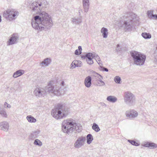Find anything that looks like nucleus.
<instances>
[{
	"label": "nucleus",
	"mask_w": 157,
	"mask_h": 157,
	"mask_svg": "<svg viewBox=\"0 0 157 157\" xmlns=\"http://www.w3.org/2000/svg\"><path fill=\"white\" fill-rule=\"evenodd\" d=\"M87 141V144H89L92 142L93 140V136L91 134H88L86 136Z\"/></svg>",
	"instance_id": "nucleus-26"
},
{
	"label": "nucleus",
	"mask_w": 157,
	"mask_h": 157,
	"mask_svg": "<svg viewBox=\"0 0 157 157\" xmlns=\"http://www.w3.org/2000/svg\"><path fill=\"white\" fill-rule=\"evenodd\" d=\"M26 119L30 123H35L36 121V119L31 115L26 117Z\"/></svg>",
	"instance_id": "nucleus-27"
},
{
	"label": "nucleus",
	"mask_w": 157,
	"mask_h": 157,
	"mask_svg": "<svg viewBox=\"0 0 157 157\" xmlns=\"http://www.w3.org/2000/svg\"><path fill=\"white\" fill-rule=\"evenodd\" d=\"M91 78L90 76H88L86 77L84 80V84L85 86L88 88L90 87L91 84Z\"/></svg>",
	"instance_id": "nucleus-21"
},
{
	"label": "nucleus",
	"mask_w": 157,
	"mask_h": 157,
	"mask_svg": "<svg viewBox=\"0 0 157 157\" xmlns=\"http://www.w3.org/2000/svg\"><path fill=\"white\" fill-rule=\"evenodd\" d=\"M71 21L73 24H79L82 22V18L75 17L71 18Z\"/></svg>",
	"instance_id": "nucleus-22"
},
{
	"label": "nucleus",
	"mask_w": 157,
	"mask_h": 157,
	"mask_svg": "<svg viewBox=\"0 0 157 157\" xmlns=\"http://www.w3.org/2000/svg\"><path fill=\"white\" fill-rule=\"evenodd\" d=\"M82 5L84 11L85 12H87L89 8V0H82Z\"/></svg>",
	"instance_id": "nucleus-15"
},
{
	"label": "nucleus",
	"mask_w": 157,
	"mask_h": 157,
	"mask_svg": "<svg viewBox=\"0 0 157 157\" xmlns=\"http://www.w3.org/2000/svg\"><path fill=\"white\" fill-rule=\"evenodd\" d=\"M3 16L6 19L9 20V12H7V10L3 12Z\"/></svg>",
	"instance_id": "nucleus-35"
},
{
	"label": "nucleus",
	"mask_w": 157,
	"mask_h": 157,
	"mask_svg": "<svg viewBox=\"0 0 157 157\" xmlns=\"http://www.w3.org/2000/svg\"><path fill=\"white\" fill-rule=\"evenodd\" d=\"M25 71L22 69H19L14 72L13 75V77L14 78H16L24 74Z\"/></svg>",
	"instance_id": "nucleus-19"
},
{
	"label": "nucleus",
	"mask_w": 157,
	"mask_h": 157,
	"mask_svg": "<svg viewBox=\"0 0 157 157\" xmlns=\"http://www.w3.org/2000/svg\"><path fill=\"white\" fill-rule=\"evenodd\" d=\"M124 21L122 26L126 32H130L132 29V24L134 22H139V18L136 15L132 13H127L122 16Z\"/></svg>",
	"instance_id": "nucleus-3"
},
{
	"label": "nucleus",
	"mask_w": 157,
	"mask_h": 157,
	"mask_svg": "<svg viewBox=\"0 0 157 157\" xmlns=\"http://www.w3.org/2000/svg\"><path fill=\"white\" fill-rule=\"evenodd\" d=\"M101 32L102 33L103 38H106L107 37L108 32V29L107 28L102 27L101 30Z\"/></svg>",
	"instance_id": "nucleus-23"
},
{
	"label": "nucleus",
	"mask_w": 157,
	"mask_h": 157,
	"mask_svg": "<svg viewBox=\"0 0 157 157\" xmlns=\"http://www.w3.org/2000/svg\"><path fill=\"white\" fill-rule=\"evenodd\" d=\"M128 141L133 145L138 146L139 145V144H138L135 141L131 140H128Z\"/></svg>",
	"instance_id": "nucleus-36"
},
{
	"label": "nucleus",
	"mask_w": 157,
	"mask_h": 157,
	"mask_svg": "<svg viewBox=\"0 0 157 157\" xmlns=\"http://www.w3.org/2000/svg\"><path fill=\"white\" fill-rule=\"evenodd\" d=\"M51 59L50 58H47L44 59L40 63V66L43 67H46L48 66L51 63Z\"/></svg>",
	"instance_id": "nucleus-16"
},
{
	"label": "nucleus",
	"mask_w": 157,
	"mask_h": 157,
	"mask_svg": "<svg viewBox=\"0 0 157 157\" xmlns=\"http://www.w3.org/2000/svg\"><path fill=\"white\" fill-rule=\"evenodd\" d=\"M106 100L109 102L114 103L117 101V99L114 96H109L107 97Z\"/></svg>",
	"instance_id": "nucleus-24"
},
{
	"label": "nucleus",
	"mask_w": 157,
	"mask_h": 157,
	"mask_svg": "<svg viewBox=\"0 0 157 157\" xmlns=\"http://www.w3.org/2000/svg\"><path fill=\"white\" fill-rule=\"evenodd\" d=\"M7 12H9V20H10L14 19L15 17L18 14L17 11L13 10H8Z\"/></svg>",
	"instance_id": "nucleus-13"
},
{
	"label": "nucleus",
	"mask_w": 157,
	"mask_h": 157,
	"mask_svg": "<svg viewBox=\"0 0 157 157\" xmlns=\"http://www.w3.org/2000/svg\"><path fill=\"white\" fill-rule=\"evenodd\" d=\"M40 133V131L38 130L33 132L29 135V138L30 139L33 140L36 138Z\"/></svg>",
	"instance_id": "nucleus-17"
},
{
	"label": "nucleus",
	"mask_w": 157,
	"mask_h": 157,
	"mask_svg": "<svg viewBox=\"0 0 157 157\" xmlns=\"http://www.w3.org/2000/svg\"><path fill=\"white\" fill-rule=\"evenodd\" d=\"M150 19H154L155 20H157V14H153L152 16V17Z\"/></svg>",
	"instance_id": "nucleus-39"
},
{
	"label": "nucleus",
	"mask_w": 157,
	"mask_h": 157,
	"mask_svg": "<svg viewBox=\"0 0 157 157\" xmlns=\"http://www.w3.org/2000/svg\"><path fill=\"white\" fill-rule=\"evenodd\" d=\"M154 11L153 10H149L147 11V14L148 17L150 19L153 14Z\"/></svg>",
	"instance_id": "nucleus-32"
},
{
	"label": "nucleus",
	"mask_w": 157,
	"mask_h": 157,
	"mask_svg": "<svg viewBox=\"0 0 157 157\" xmlns=\"http://www.w3.org/2000/svg\"><path fill=\"white\" fill-rule=\"evenodd\" d=\"M72 62L73 63V65H74V67L75 68L76 67H78V66H79L78 65H77V63H76L77 62V60H74Z\"/></svg>",
	"instance_id": "nucleus-40"
},
{
	"label": "nucleus",
	"mask_w": 157,
	"mask_h": 157,
	"mask_svg": "<svg viewBox=\"0 0 157 157\" xmlns=\"http://www.w3.org/2000/svg\"><path fill=\"white\" fill-rule=\"evenodd\" d=\"M93 75L94 76L97 78V81H99L101 83L100 84H97V86H100L105 85V82L102 80L103 79V77L101 75L95 72H93Z\"/></svg>",
	"instance_id": "nucleus-12"
},
{
	"label": "nucleus",
	"mask_w": 157,
	"mask_h": 157,
	"mask_svg": "<svg viewBox=\"0 0 157 157\" xmlns=\"http://www.w3.org/2000/svg\"><path fill=\"white\" fill-rule=\"evenodd\" d=\"M19 39V36L17 34H13L7 42V46H10L17 44Z\"/></svg>",
	"instance_id": "nucleus-10"
},
{
	"label": "nucleus",
	"mask_w": 157,
	"mask_h": 157,
	"mask_svg": "<svg viewBox=\"0 0 157 157\" xmlns=\"http://www.w3.org/2000/svg\"><path fill=\"white\" fill-rule=\"evenodd\" d=\"M48 4L45 0H40L33 2L30 8L33 14H38L33 18L31 22L33 28L41 31L50 29L52 26V21L49 15L45 12L43 11V8H46Z\"/></svg>",
	"instance_id": "nucleus-1"
},
{
	"label": "nucleus",
	"mask_w": 157,
	"mask_h": 157,
	"mask_svg": "<svg viewBox=\"0 0 157 157\" xmlns=\"http://www.w3.org/2000/svg\"><path fill=\"white\" fill-rule=\"evenodd\" d=\"M8 123L6 121H3L0 123V128L2 130L7 132L9 128Z\"/></svg>",
	"instance_id": "nucleus-14"
},
{
	"label": "nucleus",
	"mask_w": 157,
	"mask_h": 157,
	"mask_svg": "<svg viewBox=\"0 0 157 157\" xmlns=\"http://www.w3.org/2000/svg\"><path fill=\"white\" fill-rule=\"evenodd\" d=\"M82 10L81 9H80L78 10V13H79V15H80L81 14V13L82 12Z\"/></svg>",
	"instance_id": "nucleus-46"
},
{
	"label": "nucleus",
	"mask_w": 157,
	"mask_h": 157,
	"mask_svg": "<svg viewBox=\"0 0 157 157\" xmlns=\"http://www.w3.org/2000/svg\"><path fill=\"white\" fill-rule=\"evenodd\" d=\"M119 44H118L117 45V49H116V50L117 51H120L121 49L119 48Z\"/></svg>",
	"instance_id": "nucleus-43"
},
{
	"label": "nucleus",
	"mask_w": 157,
	"mask_h": 157,
	"mask_svg": "<svg viewBox=\"0 0 157 157\" xmlns=\"http://www.w3.org/2000/svg\"><path fill=\"white\" fill-rule=\"evenodd\" d=\"M1 21H2L1 17L0 15V22H1Z\"/></svg>",
	"instance_id": "nucleus-48"
},
{
	"label": "nucleus",
	"mask_w": 157,
	"mask_h": 157,
	"mask_svg": "<svg viewBox=\"0 0 157 157\" xmlns=\"http://www.w3.org/2000/svg\"><path fill=\"white\" fill-rule=\"evenodd\" d=\"M86 138L81 136L79 137L74 144V147L75 148L79 149L83 146L86 142Z\"/></svg>",
	"instance_id": "nucleus-8"
},
{
	"label": "nucleus",
	"mask_w": 157,
	"mask_h": 157,
	"mask_svg": "<svg viewBox=\"0 0 157 157\" xmlns=\"http://www.w3.org/2000/svg\"><path fill=\"white\" fill-rule=\"evenodd\" d=\"M0 114L2 116L5 117H7V114L6 112L4 109L3 108H2V109L0 110Z\"/></svg>",
	"instance_id": "nucleus-31"
},
{
	"label": "nucleus",
	"mask_w": 157,
	"mask_h": 157,
	"mask_svg": "<svg viewBox=\"0 0 157 157\" xmlns=\"http://www.w3.org/2000/svg\"><path fill=\"white\" fill-rule=\"evenodd\" d=\"M62 129L63 132L70 135L74 130L76 132H80L82 131V127L79 124H77L73 119H67L63 122Z\"/></svg>",
	"instance_id": "nucleus-2"
},
{
	"label": "nucleus",
	"mask_w": 157,
	"mask_h": 157,
	"mask_svg": "<svg viewBox=\"0 0 157 157\" xmlns=\"http://www.w3.org/2000/svg\"><path fill=\"white\" fill-rule=\"evenodd\" d=\"M35 95L39 97H44L47 94L45 87L44 88L41 87L36 88L34 91Z\"/></svg>",
	"instance_id": "nucleus-9"
},
{
	"label": "nucleus",
	"mask_w": 157,
	"mask_h": 157,
	"mask_svg": "<svg viewBox=\"0 0 157 157\" xmlns=\"http://www.w3.org/2000/svg\"><path fill=\"white\" fill-rule=\"evenodd\" d=\"M121 80V78L119 76H116L114 78V81L117 83L120 84Z\"/></svg>",
	"instance_id": "nucleus-34"
},
{
	"label": "nucleus",
	"mask_w": 157,
	"mask_h": 157,
	"mask_svg": "<svg viewBox=\"0 0 157 157\" xmlns=\"http://www.w3.org/2000/svg\"><path fill=\"white\" fill-rule=\"evenodd\" d=\"M94 55L91 53H88L86 54V56H87V59H86V61L87 63L90 64L91 65L94 63L92 60V56Z\"/></svg>",
	"instance_id": "nucleus-18"
},
{
	"label": "nucleus",
	"mask_w": 157,
	"mask_h": 157,
	"mask_svg": "<svg viewBox=\"0 0 157 157\" xmlns=\"http://www.w3.org/2000/svg\"><path fill=\"white\" fill-rule=\"evenodd\" d=\"M142 36L144 39H150L151 38V35L150 33H143L141 34Z\"/></svg>",
	"instance_id": "nucleus-28"
},
{
	"label": "nucleus",
	"mask_w": 157,
	"mask_h": 157,
	"mask_svg": "<svg viewBox=\"0 0 157 157\" xmlns=\"http://www.w3.org/2000/svg\"><path fill=\"white\" fill-rule=\"evenodd\" d=\"M68 113L67 108L64 105L59 104L52 111L51 114L56 119L65 117Z\"/></svg>",
	"instance_id": "nucleus-5"
},
{
	"label": "nucleus",
	"mask_w": 157,
	"mask_h": 157,
	"mask_svg": "<svg viewBox=\"0 0 157 157\" xmlns=\"http://www.w3.org/2000/svg\"><path fill=\"white\" fill-rule=\"evenodd\" d=\"M5 106H6V107L8 108H10V105L8 104L6 102H5L4 103Z\"/></svg>",
	"instance_id": "nucleus-41"
},
{
	"label": "nucleus",
	"mask_w": 157,
	"mask_h": 157,
	"mask_svg": "<svg viewBox=\"0 0 157 157\" xmlns=\"http://www.w3.org/2000/svg\"><path fill=\"white\" fill-rule=\"evenodd\" d=\"M94 55L92 56V58H94L99 65H102V64L100 62L101 61L99 57L95 53H92Z\"/></svg>",
	"instance_id": "nucleus-25"
},
{
	"label": "nucleus",
	"mask_w": 157,
	"mask_h": 157,
	"mask_svg": "<svg viewBox=\"0 0 157 157\" xmlns=\"http://www.w3.org/2000/svg\"><path fill=\"white\" fill-rule=\"evenodd\" d=\"M52 82V81H50L45 87L47 94L58 96L63 95L65 93L64 88L62 87L60 85H54Z\"/></svg>",
	"instance_id": "nucleus-4"
},
{
	"label": "nucleus",
	"mask_w": 157,
	"mask_h": 157,
	"mask_svg": "<svg viewBox=\"0 0 157 157\" xmlns=\"http://www.w3.org/2000/svg\"><path fill=\"white\" fill-rule=\"evenodd\" d=\"M77 63H77V65H78V66H78V67H81L82 65V62L81 61H79V60H77Z\"/></svg>",
	"instance_id": "nucleus-38"
},
{
	"label": "nucleus",
	"mask_w": 157,
	"mask_h": 157,
	"mask_svg": "<svg viewBox=\"0 0 157 157\" xmlns=\"http://www.w3.org/2000/svg\"><path fill=\"white\" fill-rule=\"evenodd\" d=\"M81 58H82L83 59H85L86 58H87V56H86V55L85 56H81Z\"/></svg>",
	"instance_id": "nucleus-45"
},
{
	"label": "nucleus",
	"mask_w": 157,
	"mask_h": 157,
	"mask_svg": "<svg viewBox=\"0 0 157 157\" xmlns=\"http://www.w3.org/2000/svg\"><path fill=\"white\" fill-rule=\"evenodd\" d=\"M143 146L144 147H148L150 149H155L157 147V145L156 144L149 142H146Z\"/></svg>",
	"instance_id": "nucleus-20"
},
{
	"label": "nucleus",
	"mask_w": 157,
	"mask_h": 157,
	"mask_svg": "<svg viewBox=\"0 0 157 157\" xmlns=\"http://www.w3.org/2000/svg\"><path fill=\"white\" fill-rule=\"evenodd\" d=\"M33 144L35 145H37L40 146H41L42 145L41 142L38 139L35 140Z\"/></svg>",
	"instance_id": "nucleus-33"
},
{
	"label": "nucleus",
	"mask_w": 157,
	"mask_h": 157,
	"mask_svg": "<svg viewBox=\"0 0 157 157\" xmlns=\"http://www.w3.org/2000/svg\"><path fill=\"white\" fill-rule=\"evenodd\" d=\"M101 65H100L101 68V70L106 72H108V69L107 68L101 66Z\"/></svg>",
	"instance_id": "nucleus-37"
},
{
	"label": "nucleus",
	"mask_w": 157,
	"mask_h": 157,
	"mask_svg": "<svg viewBox=\"0 0 157 157\" xmlns=\"http://www.w3.org/2000/svg\"><path fill=\"white\" fill-rule=\"evenodd\" d=\"M92 128L96 132H98L100 130V128L95 123H93Z\"/></svg>",
	"instance_id": "nucleus-29"
},
{
	"label": "nucleus",
	"mask_w": 157,
	"mask_h": 157,
	"mask_svg": "<svg viewBox=\"0 0 157 157\" xmlns=\"http://www.w3.org/2000/svg\"><path fill=\"white\" fill-rule=\"evenodd\" d=\"M156 50H157V47H156Z\"/></svg>",
	"instance_id": "nucleus-51"
},
{
	"label": "nucleus",
	"mask_w": 157,
	"mask_h": 157,
	"mask_svg": "<svg viewBox=\"0 0 157 157\" xmlns=\"http://www.w3.org/2000/svg\"><path fill=\"white\" fill-rule=\"evenodd\" d=\"M124 101L129 106H132L135 104L136 99L135 95L130 91H126L124 94Z\"/></svg>",
	"instance_id": "nucleus-7"
},
{
	"label": "nucleus",
	"mask_w": 157,
	"mask_h": 157,
	"mask_svg": "<svg viewBox=\"0 0 157 157\" xmlns=\"http://www.w3.org/2000/svg\"><path fill=\"white\" fill-rule=\"evenodd\" d=\"M133 63L137 66L143 65L146 59V56L141 53L134 51L130 52Z\"/></svg>",
	"instance_id": "nucleus-6"
},
{
	"label": "nucleus",
	"mask_w": 157,
	"mask_h": 157,
	"mask_svg": "<svg viewBox=\"0 0 157 157\" xmlns=\"http://www.w3.org/2000/svg\"><path fill=\"white\" fill-rule=\"evenodd\" d=\"M82 48L81 46H79L78 49L76 50L75 51V55H80L82 53Z\"/></svg>",
	"instance_id": "nucleus-30"
},
{
	"label": "nucleus",
	"mask_w": 157,
	"mask_h": 157,
	"mask_svg": "<svg viewBox=\"0 0 157 157\" xmlns=\"http://www.w3.org/2000/svg\"><path fill=\"white\" fill-rule=\"evenodd\" d=\"M75 67H74V66L73 65V63L72 62L71 63V65H70V68L71 69H73L75 68Z\"/></svg>",
	"instance_id": "nucleus-42"
},
{
	"label": "nucleus",
	"mask_w": 157,
	"mask_h": 157,
	"mask_svg": "<svg viewBox=\"0 0 157 157\" xmlns=\"http://www.w3.org/2000/svg\"><path fill=\"white\" fill-rule=\"evenodd\" d=\"M100 84H101V83H100L99 82H98V83H97V84H98V85H100Z\"/></svg>",
	"instance_id": "nucleus-49"
},
{
	"label": "nucleus",
	"mask_w": 157,
	"mask_h": 157,
	"mask_svg": "<svg viewBox=\"0 0 157 157\" xmlns=\"http://www.w3.org/2000/svg\"><path fill=\"white\" fill-rule=\"evenodd\" d=\"M101 105L102 106H104L105 107H106V105L104 103H101Z\"/></svg>",
	"instance_id": "nucleus-44"
},
{
	"label": "nucleus",
	"mask_w": 157,
	"mask_h": 157,
	"mask_svg": "<svg viewBox=\"0 0 157 157\" xmlns=\"http://www.w3.org/2000/svg\"><path fill=\"white\" fill-rule=\"evenodd\" d=\"M125 115L127 117L133 118L137 117L138 115V113L134 109H130L126 111Z\"/></svg>",
	"instance_id": "nucleus-11"
},
{
	"label": "nucleus",
	"mask_w": 157,
	"mask_h": 157,
	"mask_svg": "<svg viewBox=\"0 0 157 157\" xmlns=\"http://www.w3.org/2000/svg\"><path fill=\"white\" fill-rule=\"evenodd\" d=\"M64 82L63 81H62L61 82V84L62 86H63L64 85Z\"/></svg>",
	"instance_id": "nucleus-47"
},
{
	"label": "nucleus",
	"mask_w": 157,
	"mask_h": 157,
	"mask_svg": "<svg viewBox=\"0 0 157 157\" xmlns=\"http://www.w3.org/2000/svg\"><path fill=\"white\" fill-rule=\"evenodd\" d=\"M1 104H0V110L2 109V108H1Z\"/></svg>",
	"instance_id": "nucleus-50"
}]
</instances>
